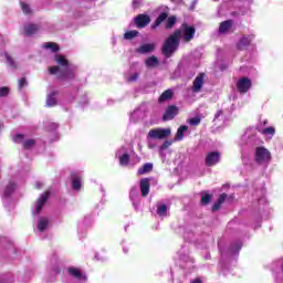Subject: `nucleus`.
Here are the masks:
<instances>
[{"label": "nucleus", "instance_id": "obj_52", "mask_svg": "<svg viewBox=\"0 0 283 283\" xmlns=\"http://www.w3.org/2000/svg\"><path fill=\"white\" fill-rule=\"evenodd\" d=\"M55 273H59V270H55Z\"/></svg>", "mask_w": 283, "mask_h": 283}, {"label": "nucleus", "instance_id": "obj_31", "mask_svg": "<svg viewBox=\"0 0 283 283\" xmlns=\"http://www.w3.org/2000/svg\"><path fill=\"white\" fill-rule=\"evenodd\" d=\"M119 165L127 167L129 165V154L125 153L119 157Z\"/></svg>", "mask_w": 283, "mask_h": 283}, {"label": "nucleus", "instance_id": "obj_4", "mask_svg": "<svg viewBox=\"0 0 283 283\" xmlns=\"http://www.w3.org/2000/svg\"><path fill=\"white\" fill-rule=\"evenodd\" d=\"M254 160L258 165H269V163H271V151L264 146L256 147Z\"/></svg>", "mask_w": 283, "mask_h": 283}, {"label": "nucleus", "instance_id": "obj_22", "mask_svg": "<svg viewBox=\"0 0 283 283\" xmlns=\"http://www.w3.org/2000/svg\"><path fill=\"white\" fill-rule=\"evenodd\" d=\"M145 63H146V67H158V65H160V62L158 61V57H156V55L148 57L145 61Z\"/></svg>", "mask_w": 283, "mask_h": 283}, {"label": "nucleus", "instance_id": "obj_5", "mask_svg": "<svg viewBox=\"0 0 283 283\" xmlns=\"http://www.w3.org/2000/svg\"><path fill=\"white\" fill-rule=\"evenodd\" d=\"M171 136V128H155L150 129L148 133V138L153 140H163Z\"/></svg>", "mask_w": 283, "mask_h": 283}, {"label": "nucleus", "instance_id": "obj_13", "mask_svg": "<svg viewBox=\"0 0 283 283\" xmlns=\"http://www.w3.org/2000/svg\"><path fill=\"white\" fill-rule=\"evenodd\" d=\"M205 84V73H200L193 81L192 92H200L202 90V85Z\"/></svg>", "mask_w": 283, "mask_h": 283}, {"label": "nucleus", "instance_id": "obj_37", "mask_svg": "<svg viewBox=\"0 0 283 283\" xmlns=\"http://www.w3.org/2000/svg\"><path fill=\"white\" fill-rule=\"evenodd\" d=\"M261 134H263V136H274L275 135V128L274 127H268L264 128Z\"/></svg>", "mask_w": 283, "mask_h": 283}, {"label": "nucleus", "instance_id": "obj_46", "mask_svg": "<svg viewBox=\"0 0 283 283\" xmlns=\"http://www.w3.org/2000/svg\"><path fill=\"white\" fill-rule=\"evenodd\" d=\"M138 6H140V2H138V1H133V8H138Z\"/></svg>", "mask_w": 283, "mask_h": 283}, {"label": "nucleus", "instance_id": "obj_44", "mask_svg": "<svg viewBox=\"0 0 283 283\" xmlns=\"http://www.w3.org/2000/svg\"><path fill=\"white\" fill-rule=\"evenodd\" d=\"M196 3H198V0H193L191 6H190V10H195L196 9Z\"/></svg>", "mask_w": 283, "mask_h": 283}, {"label": "nucleus", "instance_id": "obj_26", "mask_svg": "<svg viewBox=\"0 0 283 283\" xmlns=\"http://www.w3.org/2000/svg\"><path fill=\"white\" fill-rule=\"evenodd\" d=\"M189 129L188 126H180L176 133L175 140H182L185 138V132Z\"/></svg>", "mask_w": 283, "mask_h": 283}, {"label": "nucleus", "instance_id": "obj_51", "mask_svg": "<svg viewBox=\"0 0 283 283\" xmlns=\"http://www.w3.org/2000/svg\"><path fill=\"white\" fill-rule=\"evenodd\" d=\"M38 189H41V184H38Z\"/></svg>", "mask_w": 283, "mask_h": 283}, {"label": "nucleus", "instance_id": "obj_18", "mask_svg": "<svg viewBox=\"0 0 283 283\" xmlns=\"http://www.w3.org/2000/svg\"><path fill=\"white\" fill-rule=\"evenodd\" d=\"M15 189H17V184L13 181H10L9 185H7L4 188V192H3L4 198H10V196L14 193Z\"/></svg>", "mask_w": 283, "mask_h": 283}, {"label": "nucleus", "instance_id": "obj_10", "mask_svg": "<svg viewBox=\"0 0 283 283\" xmlns=\"http://www.w3.org/2000/svg\"><path fill=\"white\" fill-rule=\"evenodd\" d=\"M48 198H50V190H46L40 199L36 200L35 203V213H41L43 207H45V202H48Z\"/></svg>", "mask_w": 283, "mask_h": 283}, {"label": "nucleus", "instance_id": "obj_29", "mask_svg": "<svg viewBox=\"0 0 283 283\" xmlns=\"http://www.w3.org/2000/svg\"><path fill=\"white\" fill-rule=\"evenodd\" d=\"M139 32L136 30L133 31H127L124 33V39L126 41H132V39H136V36H138Z\"/></svg>", "mask_w": 283, "mask_h": 283}, {"label": "nucleus", "instance_id": "obj_49", "mask_svg": "<svg viewBox=\"0 0 283 283\" xmlns=\"http://www.w3.org/2000/svg\"><path fill=\"white\" fill-rule=\"evenodd\" d=\"M240 249H242V243H238L237 251H240Z\"/></svg>", "mask_w": 283, "mask_h": 283}, {"label": "nucleus", "instance_id": "obj_35", "mask_svg": "<svg viewBox=\"0 0 283 283\" xmlns=\"http://www.w3.org/2000/svg\"><path fill=\"white\" fill-rule=\"evenodd\" d=\"M4 56L10 67H12L13 70H17V62H14V59H12L8 53H4Z\"/></svg>", "mask_w": 283, "mask_h": 283}, {"label": "nucleus", "instance_id": "obj_38", "mask_svg": "<svg viewBox=\"0 0 283 283\" xmlns=\"http://www.w3.org/2000/svg\"><path fill=\"white\" fill-rule=\"evenodd\" d=\"M10 94V87L2 86L0 87V98H6V96H9Z\"/></svg>", "mask_w": 283, "mask_h": 283}, {"label": "nucleus", "instance_id": "obj_1", "mask_svg": "<svg viewBox=\"0 0 283 283\" xmlns=\"http://www.w3.org/2000/svg\"><path fill=\"white\" fill-rule=\"evenodd\" d=\"M53 61H55L57 65L50 66L49 74L57 76L60 81H65V78L70 76V61L62 54H55Z\"/></svg>", "mask_w": 283, "mask_h": 283}, {"label": "nucleus", "instance_id": "obj_25", "mask_svg": "<svg viewBox=\"0 0 283 283\" xmlns=\"http://www.w3.org/2000/svg\"><path fill=\"white\" fill-rule=\"evenodd\" d=\"M224 200H227V193L220 195L217 202H214L213 206H212V211H219L220 207H222V203L224 202Z\"/></svg>", "mask_w": 283, "mask_h": 283}, {"label": "nucleus", "instance_id": "obj_9", "mask_svg": "<svg viewBox=\"0 0 283 283\" xmlns=\"http://www.w3.org/2000/svg\"><path fill=\"white\" fill-rule=\"evenodd\" d=\"M218 163H220V153L212 151L206 156L207 167H213V165H218Z\"/></svg>", "mask_w": 283, "mask_h": 283}, {"label": "nucleus", "instance_id": "obj_23", "mask_svg": "<svg viewBox=\"0 0 283 283\" xmlns=\"http://www.w3.org/2000/svg\"><path fill=\"white\" fill-rule=\"evenodd\" d=\"M154 169V164L147 163L143 167H140L137 171L138 176H144V174H149Z\"/></svg>", "mask_w": 283, "mask_h": 283}, {"label": "nucleus", "instance_id": "obj_41", "mask_svg": "<svg viewBox=\"0 0 283 283\" xmlns=\"http://www.w3.org/2000/svg\"><path fill=\"white\" fill-rule=\"evenodd\" d=\"M18 83H19V90H23V87L28 85V80H25V77H22L18 81Z\"/></svg>", "mask_w": 283, "mask_h": 283}, {"label": "nucleus", "instance_id": "obj_36", "mask_svg": "<svg viewBox=\"0 0 283 283\" xmlns=\"http://www.w3.org/2000/svg\"><path fill=\"white\" fill-rule=\"evenodd\" d=\"M202 119L200 118V116H196V117H192L190 119H188V123L189 125H191L192 127H197V125H200V122Z\"/></svg>", "mask_w": 283, "mask_h": 283}, {"label": "nucleus", "instance_id": "obj_40", "mask_svg": "<svg viewBox=\"0 0 283 283\" xmlns=\"http://www.w3.org/2000/svg\"><path fill=\"white\" fill-rule=\"evenodd\" d=\"M157 213L158 216H167V205L158 206Z\"/></svg>", "mask_w": 283, "mask_h": 283}, {"label": "nucleus", "instance_id": "obj_45", "mask_svg": "<svg viewBox=\"0 0 283 283\" xmlns=\"http://www.w3.org/2000/svg\"><path fill=\"white\" fill-rule=\"evenodd\" d=\"M223 112L222 111H218L217 114L214 115V118H220V116H222Z\"/></svg>", "mask_w": 283, "mask_h": 283}, {"label": "nucleus", "instance_id": "obj_15", "mask_svg": "<svg viewBox=\"0 0 283 283\" xmlns=\"http://www.w3.org/2000/svg\"><path fill=\"white\" fill-rule=\"evenodd\" d=\"M233 27V20H227L220 23L219 25V33L220 34H227L229 30Z\"/></svg>", "mask_w": 283, "mask_h": 283}, {"label": "nucleus", "instance_id": "obj_20", "mask_svg": "<svg viewBox=\"0 0 283 283\" xmlns=\"http://www.w3.org/2000/svg\"><path fill=\"white\" fill-rule=\"evenodd\" d=\"M174 98V91H165L158 98V103H166V101H171Z\"/></svg>", "mask_w": 283, "mask_h": 283}, {"label": "nucleus", "instance_id": "obj_8", "mask_svg": "<svg viewBox=\"0 0 283 283\" xmlns=\"http://www.w3.org/2000/svg\"><path fill=\"white\" fill-rule=\"evenodd\" d=\"M176 116H178V106L170 105L167 107V109L163 116V120H165V122L174 120V118H176Z\"/></svg>", "mask_w": 283, "mask_h": 283}, {"label": "nucleus", "instance_id": "obj_19", "mask_svg": "<svg viewBox=\"0 0 283 283\" xmlns=\"http://www.w3.org/2000/svg\"><path fill=\"white\" fill-rule=\"evenodd\" d=\"M169 17V13L167 12H163L158 15V18L155 20V22L151 25L153 30H156V28H158V25H160V23H163V21H167V18Z\"/></svg>", "mask_w": 283, "mask_h": 283}, {"label": "nucleus", "instance_id": "obj_24", "mask_svg": "<svg viewBox=\"0 0 283 283\" xmlns=\"http://www.w3.org/2000/svg\"><path fill=\"white\" fill-rule=\"evenodd\" d=\"M56 94H59L56 91H53L50 95L46 97V105L48 107H54L56 105Z\"/></svg>", "mask_w": 283, "mask_h": 283}, {"label": "nucleus", "instance_id": "obj_16", "mask_svg": "<svg viewBox=\"0 0 283 283\" xmlns=\"http://www.w3.org/2000/svg\"><path fill=\"white\" fill-rule=\"evenodd\" d=\"M39 32V25L34 23H30L24 25V34L25 36H32V34H36Z\"/></svg>", "mask_w": 283, "mask_h": 283}, {"label": "nucleus", "instance_id": "obj_14", "mask_svg": "<svg viewBox=\"0 0 283 283\" xmlns=\"http://www.w3.org/2000/svg\"><path fill=\"white\" fill-rule=\"evenodd\" d=\"M72 276L77 280V282H87V275L78 268H72Z\"/></svg>", "mask_w": 283, "mask_h": 283}, {"label": "nucleus", "instance_id": "obj_21", "mask_svg": "<svg viewBox=\"0 0 283 283\" xmlns=\"http://www.w3.org/2000/svg\"><path fill=\"white\" fill-rule=\"evenodd\" d=\"M82 187H83V184L81 182V177L74 175L72 179V189L74 191H81Z\"/></svg>", "mask_w": 283, "mask_h": 283}, {"label": "nucleus", "instance_id": "obj_50", "mask_svg": "<svg viewBox=\"0 0 283 283\" xmlns=\"http://www.w3.org/2000/svg\"><path fill=\"white\" fill-rule=\"evenodd\" d=\"M67 273H69L70 275H72V268H69V269H67Z\"/></svg>", "mask_w": 283, "mask_h": 283}, {"label": "nucleus", "instance_id": "obj_43", "mask_svg": "<svg viewBox=\"0 0 283 283\" xmlns=\"http://www.w3.org/2000/svg\"><path fill=\"white\" fill-rule=\"evenodd\" d=\"M138 73H134L130 77L127 78L128 83H134L136 81H138Z\"/></svg>", "mask_w": 283, "mask_h": 283}, {"label": "nucleus", "instance_id": "obj_48", "mask_svg": "<svg viewBox=\"0 0 283 283\" xmlns=\"http://www.w3.org/2000/svg\"><path fill=\"white\" fill-rule=\"evenodd\" d=\"M191 283H202V281H200V279H196V280L192 281Z\"/></svg>", "mask_w": 283, "mask_h": 283}, {"label": "nucleus", "instance_id": "obj_7", "mask_svg": "<svg viewBox=\"0 0 283 283\" xmlns=\"http://www.w3.org/2000/svg\"><path fill=\"white\" fill-rule=\"evenodd\" d=\"M134 23L136 28H139V29L147 28V25L151 23V18L147 14H138L137 17H135Z\"/></svg>", "mask_w": 283, "mask_h": 283}, {"label": "nucleus", "instance_id": "obj_32", "mask_svg": "<svg viewBox=\"0 0 283 283\" xmlns=\"http://www.w3.org/2000/svg\"><path fill=\"white\" fill-rule=\"evenodd\" d=\"M34 145H36V140H34V139H27L22 143L23 149H32V147H34Z\"/></svg>", "mask_w": 283, "mask_h": 283}, {"label": "nucleus", "instance_id": "obj_28", "mask_svg": "<svg viewBox=\"0 0 283 283\" xmlns=\"http://www.w3.org/2000/svg\"><path fill=\"white\" fill-rule=\"evenodd\" d=\"M43 48L45 50H51V52H59L60 48H59V44H56V42H46L43 44Z\"/></svg>", "mask_w": 283, "mask_h": 283}, {"label": "nucleus", "instance_id": "obj_33", "mask_svg": "<svg viewBox=\"0 0 283 283\" xmlns=\"http://www.w3.org/2000/svg\"><path fill=\"white\" fill-rule=\"evenodd\" d=\"M38 229L39 231H45V229H48V219L45 218L40 219L38 223Z\"/></svg>", "mask_w": 283, "mask_h": 283}, {"label": "nucleus", "instance_id": "obj_17", "mask_svg": "<svg viewBox=\"0 0 283 283\" xmlns=\"http://www.w3.org/2000/svg\"><path fill=\"white\" fill-rule=\"evenodd\" d=\"M251 45V36L249 35H243L238 44H237V48L238 50H244V48H249Z\"/></svg>", "mask_w": 283, "mask_h": 283}, {"label": "nucleus", "instance_id": "obj_30", "mask_svg": "<svg viewBox=\"0 0 283 283\" xmlns=\"http://www.w3.org/2000/svg\"><path fill=\"white\" fill-rule=\"evenodd\" d=\"M176 21H177L176 15H171L170 18H168L166 22V30H171V28L176 25Z\"/></svg>", "mask_w": 283, "mask_h": 283}, {"label": "nucleus", "instance_id": "obj_11", "mask_svg": "<svg viewBox=\"0 0 283 283\" xmlns=\"http://www.w3.org/2000/svg\"><path fill=\"white\" fill-rule=\"evenodd\" d=\"M156 50V44L155 43H146L144 45H140L135 50L137 54H151Z\"/></svg>", "mask_w": 283, "mask_h": 283}, {"label": "nucleus", "instance_id": "obj_6", "mask_svg": "<svg viewBox=\"0 0 283 283\" xmlns=\"http://www.w3.org/2000/svg\"><path fill=\"white\" fill-rule=\"evenodd\" d=\"M251 85L249 77H242L237 82V90L240 94H247L251 90Z\"/></svg>", "mask_w": 283, "mask_h": 283}, {"label": "nucleus", "instance_id": "obj_27", "mask_svg": "<svg viewBox=\"0 0 283 283\" xmlns=\"http://www.w3.org/2000/svg\"><path fill=\"white\" fill-rule=\"evenodd\" d=\"M211 198H212V196L209 192L202 191L201 192V205H202V207H207V205H209V202H211Z\"/></svg>", "mask_w": 283, "mask_h": 283}, {"label": "nucleus", "instance_id": "obj_47", "mask_svg": "<svg viewBox=\"0 0 283 283\" xmlns=\"http://www.w3.org/2000/svg\"><path fill=\"white\" fill-rule=\"evenodd\" d=\"M134 193H136V188H133V189L130 190V196H134Z\"/></svg>", "mask_w": 283, "mask_h": 283}, {"label": "nucleus", "instance_id": "obj_42", "mask_svg": "<svg viewBox=\"0 0 283 283\" xmlns=\"http://www.w3.org/2000/svg\"><path fill=\"white\" fill-rule=\"evenodd\" d=\"M172 145V142L171 140H166L161 146H160V149L163 151H165V149H168V147H171Z\"/></svg>", "mask_w": 283, "mask_h": 283}, {"label": "nucleus", "instance_id": "obj_3", "mask_svg": "<svg viewBox=\"0 0 283 283\" xmlns=\"http://www.w3.org/2000/svg\"><path fill=\"white\" fill-rule=\"evenodd\" d=\"M175 32H180V39L184 43H189L193 41V36H196V27L182 23L180 29L175 30Z\"/></svg>", "mask_w": 283, "mask_h": 283}, {"label": "nucleus", "instance_id": "obj_39", "mask_svg": "<svg viewBox=\"0 0 283 283\" xmlns=\"http://www.w3.org/2000/svg\"><path fill=\"white\" fill-rule=\"evenodd\" d=\"M23 138H25V135L23 134H17L12 137L13 143L19 145L20 143H23Z\"/></svg>", "mask_w": 283, "mask_h": 283}, {"label": "nucleus", "instance_id": "obj_12", "mask_svg": "<svg viewBox=\"0 0 283 283\" xmlns=\"http://www.w3.org/2000/svg\"><path fill=\"white\" fill-rule=\"evenodd\" d=\"M149 182H150L149 178H143L139 181V189H140L143 198H147V196H149V187H150Z\"/></svg>", "mask_w": 283, "mask_h": 283}, {"label": "nucleus", "instance_id": "obj_53", "mask_svg": "<svg viewBox=\"0 0 283 283\" xmlns=\"http://www.w3.org/2000/svg\"><path fill=\"white\" fill-rule=\"evenodd\" d=\"M171 1H176V0H171Z\"/></svg>", "mask_w": 283, "mask_h": 283}, {"label": "nucleus", "instance_id": "obj_34", "mask_svg": "<svg viewBox=\"0 0 283 283\" xmlns=\"http://www.w3.org/2000/svg\"><path fill=\"white\" fill-rule=\"evenodd\" d=\"M20 6L22 8L23 14H32V9L30 8V4L25 2H20Z\"/></svg>", "mask_w": 283, "mask_h": 283}, {"label": "nucleus", "instance_id": "obj_2", "mask_svg": "<svg viewBox=\"0 0 283 283\" xmlns=\"http://www.w3.org/2000/svg\"><path fill=\"white\" fill-rule=\"evenodd\" d=\"M180 48V31H174L163 43L161 54L166 59H171Z\"/></svg>", "mask_w": 283, "mask_h": 283}]
</instances>
